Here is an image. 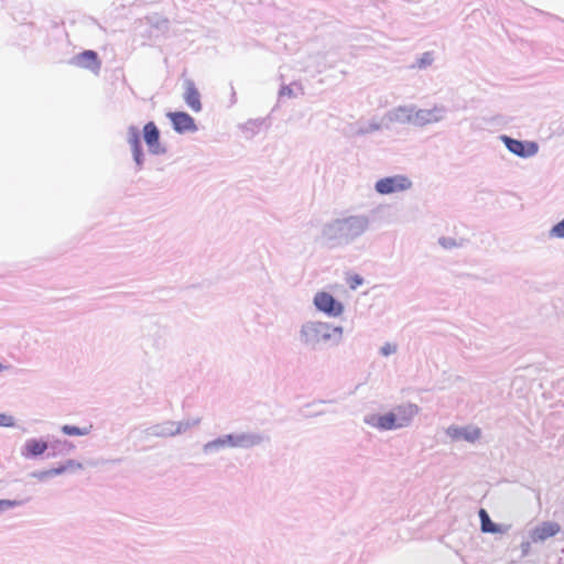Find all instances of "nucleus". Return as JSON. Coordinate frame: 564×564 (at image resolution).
<instances>
[{"instance_id":"obj_1","label":"nucleus","mask_w":564,"mask_h":564,"mask_svg":"<svg viewBox=\"0 0 564 564\" xmlns=\"http://www.w3.org/2000/svg\"><path fill=\"white\" fill-rule=\"evenodd\" d=\"M333 335L338 339L341 337V328L332 327L326 323L311 322L302 327V336L305 343L316 344L328 340Z\"/></svg>"},{"instance_id":"obj_2","label":"nucleus","mask_w":564,"mask_h":564,"mask_svg":"<svg viewBox=\"0 0 564 564\" xmlns=\"http://www.w3.org/2000/svg\"><path fill=\"white\" fill-rule=\"evenodd\" d=\"M411 181L402 175L381 178L376 183V191L380 194L387 195L391 193L402 192L410 188Z\"/></svg>"},{"instance_id":"obj_3","label":"nucleus","mask_w":564,"mask_h":564,"mask_svg":"<svg viewBox=\"0 0 564 564\" xmlns=\"http://www.w3.org/2000/svg\"><path fill=\"white\" fill-rule=\"evenodd\" d=\"M315 306L329 316H339L344 312V305L327 292H318L314 297Z\"/></svg>"},{"instance_id":"obj_4","label":"nucleus","mask_w":564,"mask_h":564,"mask_svg":"<svg viewBox=\"0 0 564 564\" xmlns=\"http://www.w3.org/2000/svg\"><path fill=\"white\" fill-rule=\"evenodd\" d=\"M166 116L171 120L174 130L178 133L194 132L197 130L194 119L184 111L169 112Z\"/></svg>"},{"instance_id":"obj_5","label":"nucleus","mask_w":564,"mask_h":564,"mask_svg":"<svg viewBox=\"0 0 564 564\" xmlns=\"http://www.w3.org/2000/svg\"><path fill=\"white\" fill-rule=\"evenodd\" d=\"M143 138L150 152L154 154L164 152V148L160 144V131L154 122L150 121L143 127Z\"/></svg>"},{"instance_id":"obj_6","label":"nucleus","mask_w":564,"mask_h":564,"mask_svg":"<svg viewBox=\"0 0 564 564\" xmlns=\"http://www.w3.org/2000/svg\"><path fill=\"white\" fill-rule=\"evenodd\" d=\"M505 143L508 150L519 156H531L538 152V145L534 142H521L508 137H505Z\"/></svg>"},{"instance_id":"obj_7","label":"nucleus","mask_w":564,"mask_h":564,"mask_svg":"<svg viewBox=\"0 0 564 564\" xmlns=\"http://www.w3.org/2000/svg\"><path fill=\"white\" fill-rule=\"evenodd\" d=\"M393 414L398 421V427H403L410 424L413 417L419 413V408L415 404H403L397 406L393 411Z\"/></svg>"},{"instance_id":"obj_8","label":"nucleus","mask_w":564,"mask_h":564,"mask_svg":"<svg viewBox=\"0 0 564 564\" xmlns=\"http://www.w3.org/2000/svg\"><path fill=\"white\" fill-rule=\"evenodd\" d=\"M367 423L379 430H394L398 427V421L393 412H388L381 415H371Z\"/></svg>"},{"instance_id":"obj_9","label":"nucleus","mask_w":564,"mask_h":564,"mask_svg":"<svg viewBox=\"0 0 564 564\" xmlns=\"http://www.w3.org/2000/svg\"><path fill=\"white\" fill-rule=\"evenodd\" d=\"M75 63L83 68L97 73L100 68V61L96 52L87 50L76 56Z\"/></svg>"},{"instance_id":"obj_10","label":"nucleus","mask_w":564,"mask_h":564,"mask_svg":"<svg viewBox=\"0 0 564 564\" xmlns=\"http://www.w3.org/2000/svg\"><path fill=\"white\" fill-rule=\"evenodd\" d=\"M183 97L193 111L199 112L202 110L200 95L193 82H186Z\"/></svg>"},{"instance_id":"obj_11","label":"nucleus","mask_w":564,"mask_h":564,"mask_svg":"<svg viewBox=\"0 0 564 564\" xmlns=\"http://www.w3.org/2000/svg\"><path fill=\"white\" fill-rule=\"evenodd\" d=\"M560 532V525L555 522H545L533 532L534 541H544Z\"/></svg>"},{"instance_id":"obj_12","label":"nucleus","mask_w":564,"mask_h":564,"mask_svg":"<svg viewBox=\"0 0 564 564\" xmlns=\"http://www.w3.org/2000/svg\"><path fill=\"white\" fill-rule=\"evenodd\" d=\"M47 449V443L42 440H29L26 441L23 449V456L34 457L43 454Z\"/></svg>"},{"instance_id":"obj_13","label":"nucleus","mask_w":564,"mask_h":564,"mask_svg":"<svg viewBox=\"0 0 564 564\" xmlns=\"http://www.w3.org/2000/svg\"><path fill=\"white\" fill-rule=\"evenodd\" d=\"M129 143L132 148L134 160L138 164L141 163L142 158V149L140 142L139 130L135 127H131L129 129Z\"/></svg>"},{"instance_id":"obj_14","label":"nucleus","mask_w":564,"mask_h":564,"mask_svg":"<svg viewBox=\"0 0 564 564\" xmlns=\"http://www.w3.org/2000/svg\"><path fill=\"white\" fill-rule=\"evenodd\" d=\"M83 466L80 463H77L75 460H68L64 465H61L59 467L52 468L48 470H45L41 474L42 477H50L55 475H61L67 471H74L77 469H80Z\"/></svg>"},{"instance_id":"obj_15","label":"nucleus","mask_w":564,"mask_h":564,"mask_svg":"<svg viewBox=\"0 0 564 564\" xmlns=\"http://www.w3.org/2000/svg\"><path fill=\"white\" fill-rule=\"evenodd\" d=\"M479 518L481 521V530L484 532H489V533L498 532L497 525L490 520V518L485 509H480Z\"/></svg>"},{"instance_id":"obj_16","label":"nucleus","mask_w":564,"mask_h":564,"mask_svg":"<svg viewBox=\"0 0 564 564\" xmlns=\"http://www.w3.org/2000/svg\"><path fill=\"white\" fill-rule=\"evenodd\" d=\"M91 425L85 427H77L73 425H64L62 432L69 436H84L89 434Z\"/></svg>"},{"instance_id":"obj_17","label":"nucleus","mask_w":564,"mask_h":564,"mask_svg":"<svg viewBox=\"0 0 564 564\" xmlns=\"http://www.w3.org/2000/svg\"><path fill=\"white\" fill-rule=\"evenodd\" d=\"M550 235L556 238H564V219L551 229Z\"/></svg>"},{"instance_id":"obj_18","label":"nucleus","mask_w":564,"mask_h":564,"mask_svg":"<svg viewBox=\"0 0 564 564\" xmlns=\"http://www.w3.org/2000/svg\"><path fill=\"white\" fill-rule=\"evenodd\" d=\"M347 282L349 284V288L355 290L362 284L364 280L359 275L355 274V275H350L348 278Z\"/></svg>"},{"instance_id":"obj_19","label":"nucleus","mask_w":564,"mask_h":564,"mask_svg":"<svg viewBox=\"0 0 564 564\" xmlns=\"http://www.w3.org/2000/svg\"><path fill=\"white\" fill-rule=\"evenodd\" d=\"M21 502L20 501H17V500H9V499H3V500H0V512H2L3 510L6 509H9V508H13V507H17L19 506Z\"/></svg>"},{"instance_id":"obj_20","label":"nucleus","mask_w":564,"mask_h":564,"mask_svg":"<svg viewBox=\"0 0 564 564\" xmlns=\"http://www.w3.org/2000/svg\"><path fill=\"white\" fill-rule=\"evenodd\" d=\"M14 425V419L11 415L0 414V426L11 427Z\"/></svg>"},{"instance_id":"obj_21","label":"nucleus","mask_w":564,"mask_h":564,"mask_svg":"<svg viewBox=\"0 0 564 564\" xmlns=\"http://www.w3.org/2000/svg\"><path fill=\"white\" fill-rule=\"evenodd\" d=\"M463 435L468 441H475L480 436V430L474 429L470 432L464 431Z\"/></svg>"},{"instance_id":"obj_22","label":"nucleus","mask_w":564,"mask_h":564,"mask_svg":"<svg viewBox=\"0 0 564 564\" xmlns=\"http://www.w3.org/2000/svg\"><path fill=\"white\" fill-rule=\"evenodd\" d=\"M394 351H395V346H394V345H392V344H386V345L381 348V352H382V355H384V356H388V355H390V354H392V352H394Z\"/></svg>"},{"instance_id":"obj_23","label":"nucleus","mask_w":564,"mask_h":564,"mask_svg":"<svg viewBox=\"0 0 564 564\" xmlns=\"http://www.w3.org/2000/svg\"><path fill=\"white\" fill-rule=\"evenodd\" d=\"M2 368H3V367H2V365L0 364V371L2 370Z\"/></svg>"}]
</instances>
